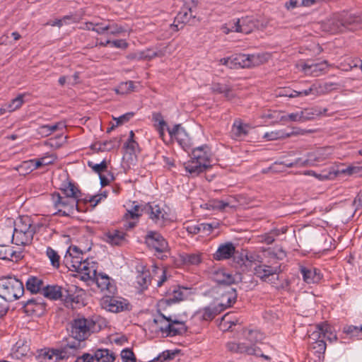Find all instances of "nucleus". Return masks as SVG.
<instances>
[{"label": "nucleus", "mask_w": 362, "mask_h": 362, "mask_svg": "<svg viewBox=\"0 0 362 362\" xmlns=\"http://www.w3.org/2000/svg\"><path fill=\"white\" fill-rule=\"evenodd\" d=\"M170 139L175 140L180 147L187 151L192 147L191 139L181 124H175L173 128L168 127Z\"/></svg>", "instance_id": "12"}, {"label": "nucleus", "mask_w": 362, "mask_h": 362, "mask_svg": "<svg viewBox=\"0 0 362 362\" xmlns=\"http://www.w3.org/2000/svg\"><path fill=\"white\" fill-rule=\"evenodd\" d=\"M305 90H296L290 88H280L277 93V95L279 97H288V98H296V97H305L308 95L304 94Z\"/></svg>", "instance_id": "41"}, {"label": "nucleus", "mask_w": 362, "mask_h": 362, "mask_svg": "<svg viewBox=\"0 0 362 362\" xmlns=\"http://www.w3.org/2000/svg\"><path fill=\"white\" fill-rule=\"evenodd\" d=\"M186 288L180 287L179 285H173L166 291L165 302L168 305L179 303L182 301L185 298L184 291Z\"/></svg>", "instance_id": "21"}, {"label": "nucleus", "mask_w": 362, "mask_h": 362, "mask_svg": "<svg viewBox=\"0 0 362 362\" xmlns=\"http://www.w3.org/2000/svg\"><path fill=\"white\" fill-rule=\"evenodd\" d=\"M316 160V158H312L311 160ZM310 160L303 159L302 158H296L293 162H288V160L280 162L281 165H284L287 168L293 167H305L309 165Z\"/></svg>", "instance_id": "45"}, {"label": "nucleus", "mask_w": 362, "mask_h": 362, "mask_svg": "<svg viewBox=\"0 0 362 362\" xmlns=\"http://www.w3.org/2000/svg\"><path fill=\"white\" fill-rule=\"evenodd\" d=\"M87 165L93 171L98 175H102L103 172L107 170V163L105 160H103L100 163H94L93 161L88 160Z\"/></svg>", "instance_id": "49"}, {"label": "nucleus", "mask_w": 362, "mask_h": 362, "mask_svg": "<svg viewBox=\"0 0 362 362\" xmlns=\"http://www.w3.org/2000/svg\"><path fill=\"white\" fill-rule=\"evenodd\" d=\"M19 253L10 246L0 245V259L13 260V257H19Z\"/></svg>", "instance_id": "40"}, {"label": "nucleus", "mask_w": 362, "mask_h": 362, "mask_svg": "<svg viewBox=\"0 0 362 362\" xmlns=\"http://www.w3.org/2000/svg\"><path fill=\"white\" fill-rule=\"evenodd\" d=\"M158 56L156 52L152 50H146L139 52V56H136L139 59H151Z\"/></svg>", "instance_id": "61"}, {"label": "nucleus", "mask_w": 362, "mask_h": 362, "mask_svg": "<svg viewBox=\"0 0 362 362\" xmlns=\"http://www.w3.org/2000/svg\"><path fill=\"white\" fill-rule=\"evenodd\" d=\"M177 351H171L169 350H166L161 354H160L158 356L150 361L149 362H165L173 360L175 356L177 355Z\"/></svg>", "instance_id": "47"}, {"label": "nucleus", "mask_w": 362, "mask_h": 362, "mask_svg": "<svg viewBox=\"0 0 362 362\" xmlns=\"http://www.w3.org/2000/svg\"><path fill=\"white\" fill-rule=\"evenodd\" d=\"M46 255L49 259L52 265L55 268H59L60 265V257L58 253L52 247L47 248Z\"/></svg>", "instance_id": "48"}, {"label": "nucleus", "mask_w": 362, "mask_h": 362, "mask_svg": "<svg viewBox=\"0 0 362 362\" xmlns=\"http://www.w3.org/2000/svg\"><path fill=\"white\" fill-rule=\"evenodd\" d=\"M235 247L232 243L221 244L214 254V259L216 260L229 259L235 254Z\"/></svg>", "instance_id": "26"}, {"label": "nucleus", "mask_w": 362, "mask_h": 362, "mask_svg": "<svg viewBox=\"0 0 362 362\" xmlns=\"http://www.w3.org/2000/svg\"><path fill=\"white\" fill-rule=\"evenodd\" d=\"M291 134H286L283 132H272L270 133H266L264 138L269 141L276 140L278 139L287 138L291 136Z\"/></svg>", "instance_id": "57"}, {"label": "nucleus", "mask_w": 362, "mask_h": 362, "mask_svg": "<svg viewBox=\"0 0 362 362\" xmlns=\"http://www.w3.org/2000/svg\"><path fill=\"white\" fill-rule=\"evenodd\" d=\"M52 201L56 209H58L55 214L62 216H71L75 211L81 212V209L79 202L80 199H74L64 197L59 192H54L52 194Z\"/></svg>", "instance_id": "7"}, {"label": "nucleus", "mask_w": 362, "mask_h": 362, "mask_svg": "<svg viewBox=\"0 0 362 362\" xmlns=\"http://www.w3.org/2000/svg\"><path fill=\"white\" fill-rule=\"evenodd\" d=\"M233 69L250 68L262 63V58L258 54H235L232 55Z\"/></svg>", "instance_id": "13"}, {"label": "nucleus", "mask_w": 362, "mask_h": 362, "mask_svg": "<svg viewBox=\"0 0 362 362\" xmlns=\"http://www.w3.org/2000/svg\"><path fill=\"white\" fill-rule=\"evenodd\" d=\"M65 261L67 267L74 272H78V269L81 266L83 258L78 255H74L70 253V255L65 256Z\"/></svg>", "instance_id": "39"}, {"label": "nucleus", "mask_w": 362, "mask_h": 362, "mask_svg": "<svg viewBox=\"0 0 362 362\" xmlns=\"http://www.w3.org/2000/svg\"><path fill=\"white\" fill-rule=\"evenodd\" d=\"M245 252H238L235 251L233 260L236 267H239L243 272L246 271V264L245 262Z\"/></svg>", "instance_id": "50"}, {"label": "nucleus", "mask_w": 362, "mask_h": 362, "mask_svg": "<svg viewBox=\"0 0 362 362\" xmlns=\"http://www.w3.org/2000/svg\"><path fill=\"white\" fill-rule=\"evenodd\" d=\"M144 205H139L136 204V202H133L132 203L131 208L127 209V213L124 214V217L127 219H136L142 216L144 213L143 209Z\"/></svg>", "instance_id": "38"}, {"label": "nucleus", "mask_w": 362, "mask_h": 362, "mask_svg": "<svg viewBox=\"0 0 362 362\" xmlns=\"http://www.w3.org/2000/svg\"><path fill=\"white\" fill-rule=\"evenodd\" d=\"M211 90L214 93L223 94L228 99H230L234 96L231 87L227 84L214 83L211 85Z\"/></svg>", "instance_id": "32"}, {"label": "nucleus", "mask_w": 362, "mask_h": 362, "mask_svg": "<svg viewBox=\"0 0 362 362\" xmlns=\"http://www.w3.org/2000/svg\"><path fill=\"white\" fill-rule=\"evenodd\" d=\"M249 126L240 120H235L232 126L230 136L234 139H240L248 134Z\"/></svg>", "instance_id": "28"}, {"label": "nucleus", "mask_w": 362, "mask_h": 362, "mask_svg": "<svg viewBox=\"0 0 362 362\" xmlns=\"http://www.w3.org/2000/svg\"><path fill=\"white\" fill-rule=\"evenodd\" d=\"M100 305L103 308L112 313L131 310V305L127 300L115 297L112 294L104 296L100 300Z\"/></svg>", "instance_id": "11"}, {"label": "nucleus", "mask_w": 362, "mask_h": 362, "mask_svg": "<svg viewBox=\"0 0 362 362\" xmlns=\"http://www.w3.org/2000/svg\"><path fill=\"white\" fill-rule=\"evenodd\" d=\"M338 85L334 83L326 82L319 84H313L308 88L305 89L304 94L308 95H313L314 97L327 94L332 90L336 89Z\"/></svg>", "instance_id": "19"}, {"label": "nucleus", "mask_w": 362, "mask_h": 362, "mask_svg": "<svg viewBox=\"0 0 362 362\" xmlns=\"http://www.w3.org/2000/svg\"><path fill=\"white\" fill-rule=\"evenodd\" d=\"M207 209H218L223 210L229 204L221 200H213L205 204Z\"/></svg>", "instance_id": "56"}, {"label": "nucleus", "mask_w": 362, "mask_h": 362, "mask_svg": "<svg viewBox=\"0 0 362 362\" xmlns=\"http://www.w3.org/2000/svg\"><path fill=\"white\" fill-rule=\"evenodd\" d=\"M96 269L95 263L89 262L88 259L82 261L81 266L78 269V273L83 274L87 276L88 278H91L93 276L96 275Z\"/></svg>", "instance_id": "34"}, {"label": "nucleus", "mask_w": 362, "mask_h": 362, "mask_svg": "<svg viewBox=\"0 0 362 362\" xmlns=\"http://www.w3.org/2000/svg\"><path fill=\"white\" fill-rule=\"evenodd\" d=\"M228 25L230 28H228L226 33L237 32L249 34L256 28L257 23L252 17L246 16L230 22Z\"/></svg>", "instance_id": "14"}, {"label": "nucleus", "mask_w": 362, "mask_h": 362, "mask_svg": "<svg viewBox=\"0 0 362 362\" xmlns=\"http://www.w3.org/2000/svg\"><path fill=\"white\" fill-rule=\"evenodd\" d=\"M142 210L144 214L148 215L149 218L160 226H163L165 221L168 219L167 213L157 204H146Z\"/></svg>", "instance_id": "17"}, {"label": "nucleus", "mask_w": 362, "mask_h": 362, "mask_svg": "<svg viewBox=\"0 0 362 362\" xmlns=\"http://www.w3.org/2000/svg\"><path fill=\"white\" fill-rule=\"evenodd\" d=\"M40 362H57L60 361L58 349H43L38 355Z\"/></svg>", "instance_id": "31"}, {"label": "nucleus", "mask_w": 362, "mask_h": 362, "mask_svg": "<svg viewBox=\"0 0 362 362\" xmlns=\"http://www.w3.org/2000/svg\"><path fill=\"white\" fill-rule=\"evenodd\" d=\"M228 350L233 352H240L243 353L245 352L247 354H259V352H255V349L251 348V345H245V344H237L235 342H228L226 345Z\"/></svg>", "instance_id": "35"}, {"label": "nucleus", "mask_w": 362, "mask_h": 362, "mask_svg": "<svg viewBox=\"0 0 362 362\" xmlns=\"http://www.w3.org/2000/svg\"><path fill=\"white\" fill-rule=\"evenodd\" d=\"M94 359L98 362H113L115 354L108 349H98L94 354Z\"/></svg>", "instance_id": "36"}, {"label": "nucleus", "mask_w": 362, "mask_h": 362, "mask_svg": "<svg viewBox=\"0 0 362 362\" xmlns=\"http://www.w3.org/2000/svg\"><path fill=\"white\" fill-rule=\"evenodd\" d=\"M181 258L185 264L197 265L202 262L201 255L197 253H186Z\"/></svg>", "instance_id": "42"}, {"label": "nucleus", "mask_w": 362, "mask_h": 362, "mask_svg": "<svg viewBox=\"0 0 362 362\" xmlns=\"http://www.w3.org/2000/svg\"><path fill=\"white\" fill-rule=\"evenodd\" d=\"M121 357L123 362H136V359L132 350L129 349H124L121 353Z\"/></svg>", "instance_id": "58"}, {"label": "nucleus", "mask_w": 362, "mask_h": 362, "mask_svg": "<svg viewBox=\"0 0 362 362\" xmlns=\"http://www.w3.org/2000/svg\"><path fill=\"white\" fill-rule=\"evenodd\" d=\"M25 289L21 281L12 276L0 278V296L8 303L21 298Z\"/></svg>", "instance_id": "6"}, {"label": "nucleus", "mask_w": 362, "mask_h": 362, "mask_svg": "<svg viewBox=\"0 0 362 362\" xmlns=\"http://www.w3.org/2000/svg\"><path fill=\"white\" fill-rule=\"evenodd\" d=\"M19 170H21L23 173L26 174L35 170V167H33L32 160L23 161L20 165Z\"/></svg>", "instance_id": "60"}, {"label": "nucleus", "mask_w": 362, "mask_h": 362, "mask_svg": "<svg viewBox=\"0 0 362 362\" xmlns=\"http://www.w3.org/2000/svg\"><path fill=\"white\" fill-rule=\"evenodd\" d=\"M35 233L30 217H20L14 223L12 243L17 245H27L31 243Z\"/></svg>", "instance_id": "4"}, {"label": "nucleus", "mask_w": 362, "mask_h": 362, "mask_svg": "<svg viewBox=\"0 0 362 362\" xmlns=\"http://www.w3.org/2000/svg\"><path fill=\"white\" fill-rule=\"evenodd\" d=\"M45 286L43 280L35 276H28L25 282L26 290L32 294H42Z\"/></svg>", "instance_id": "27"}, {"label": "nucleus", "mask_w": 362, "mask_h": 362, "mask_svg": "<svg viewBox=\"0 0 362 362\" xmlns=\"http://www.w3.org/2000/svg\"><path fill=\"white\" fill-rule=\"evenodd\" d=\"M134 89V82L132 81H129L124 83H122L119 88L116 89V92L121 94H127L132 91H133Z\"/></svg>", "instance_id": "55"}, {"label": "nucleus", "mask_w": 362, "mask_h": 362, "mask_svg": "<svg viewBox=\"0 0 362 362\" xmlns=\"http://www.w3.org/2000/svg\"><path fill=\"white\" fill-rule=\"evenodd\" d=\"M145 243L148 247L155 250L158 253L168 251V244L165 239L156 231H149L145 237Z\"/></svg>", "instance_id": "16"}, {"label": "nucleus", "mask_w": 362, "mask_h": 362, "mask_svg": "<svg viewBox=\"0 0 362 362\" xmlns=\"http://www.w3.org/2000/svg\"><path fill=\"white\" fill-rule=\"evenodd\" d=\"M340 172L341 173L347 174L349 175L362 177V165L349 166L344 169L341 170Z\"/></svg>", "instance_id": "54"}, {"label": "nucleus", "mask_w": 362, "mask_h": 362, "mask_svg": "<svg viewBox=\"0 0 362 362\" xmlns=\"http://www.w3.org/2000/svg\"><path fill=\"white\" fill-rule=\"evenodd\" d=\"M160 317L161 319H154L153 322L158 324L165 320L168 322L165 326H161L160 329L162 333L166 334L167 336L174 337L176 335H181L185 334L187 330V326L185 322L177 320H173L171 317H165L163 314L160 313Z\"/></svg>", "instance_id": "10"}, {"label": "nucleus", "mask_w": 362, "mask_h": 362, "mask_svg": "<svg viewBox=\"0 0 362 362\" xmlns=\"http://www.w3.org/2000/svg\"><path fill=\"white\" fill-rule=\"evenodd\" d=\"M23 312L28 315H42L45 310L46 303L42 298H32L26 301H21Z\"/></svg>", "instance_id": "15"}, {"label": "nucleus", "mask_w": 362, "mask_h": 362, "mask_svg": "<svg viewBox=\"0 0 362 362\" xmlns=\"http://www.w3.org/2000/svg\"><path fill=\"white\" fill-rule=\"evenodd\" d=\"M152 120L155 122L154 125L156 127V126H167V123L160 112H153L152 115Z\"/></svg>", "instance_id": "62"}, {"label": "nucleus", "mask_w": 362, "mask_h": 362, "mask_svg": "<svg viewBox=\"0 0 362 362\" xmlns=\"http://www.w3.org/2000/svg\"><path fill=\"white\" fill-rule=\"evenodd\" d=\"M329 151V147H325L323 148H320L316 151L315 152L308 153V158L306 160H311V158H316V160H310L309 162V165H313L315 162H319L325 160L330 154V152H327Z\"/></svg>", "instance_id": "33"}, {"label": "nucleus", "mask_w": 362, "mask_h": 362, "mask_svg": "<svg viewBox=\"0 0 362 362\" xmlns=\"http://www.w3.org/2000/svg\"><path fill=\"white\" fill-rule=\"evenodd\" d=\"M81 349V344L76 341H68L65 345L58 349L59 359L63 360L71 356H75Z\"/></svg>", "instance_id": "24"}, {"label": "nucleus", "mask_w": 362, "mask_h": 362, "mask_svg": "<svg viewBox=\"0 0 362 362\" xmlns=\"http://www.w3.org/2000/svg\"><path fill=\"white\" fill-rule=\"evenodd\" d=\"M278 235L279 233L277 230H272L269 233H266L262 236V242L267 245H271L274 242L275 238Z\"/></svg>", "instance_id": "59"}, {"label": "nucleus", "mask_w": 362, "mask_h": 362, "mask_svg": "<svg viewBox=\"0 0 362 362\" xmlns=\"http://www.w3.org/2000/svg\"><path fill=\"white\" fill-rule=\"evenodd\" d=\"M136 282L141 290L146 289L151 282V276L148 271H143L136 276Z\"/></svg>", "instance_id": "43"}, {"label": "nucleus", "mask_w": 362, "mask_h": 362, "mask_svg": "<svg viewBox=\"0 0 362 362\" xmlns=\"http://www.w3.org/2000/svg\"><path fill=\"white\" fill-rule=\"evenodd\" d=\"M62 196L67 197L69 198H73L74 199H80L81 191L72 182H69L64 188L61 189Z\"/></svg>", "instance_id": "37"}, {"label": "nucleus", "mask_w": 362, "mask_h": 362, "mask_svg": "<svg viewBox=\"0 0 362 362\" xmlns=\"http://www.w3.org/2000/svg\"><path fill=\"white\" fill-rule=\"evenodd\" d=\"M221 282L225 285L218 289L219 297L217 299L218 303L216 305L223 311L235 303L238 295L236 289L230 286L231 283L230 276H228L227 281L223 280Z\"/></svg>", "instance_id": "9"}, {"label": "nucleus", "mask_w": 362, "mask_h": 362, "mask_svg": "<svg viewBox=\"0 0 362 362\" xmlns=\"http://www.w3.org/2000/svg\"><path fill=\"white\" fill-rule=\"evenodd\" d=\"M338 173H335V172H322V173H315V171L313 170H308L305 173V175H312V176H314L315 177H317V179H319L320 180H332V179H334L337 175Z\"/></svg>", "instance_id": "46"}, {"label": "nucleus", "mask_w": 362, "mask_h": 362, "mask_svg": "<svg viewBox=\"0 0 362 362\" xmlns=\"http://www.w3.org/2000/svg\"><path fill=\"white\" fill-rule=\"evenodd\" d=\"M99 329L100 326L93 317L78 316L70 323V337L81 344Z\"/></svg>", "instance_id": "3"}, {"label": "nucleus", "mask_w": 362, "mask_h": 362, "mask_svg": "<svg viewBox=\"0 0 362 362\" xmlns=\"http://www.w3.org/2000/svg\"><path fill=\"white\" fill-rule=\"evenodd\" d=\"M221 312L222 309L217 307L216 305H210L199 309L196 312L194 316L201 320L211 321Z\"/></svg>", "instance_id": "25"}, {"label": "nucleus", "mask_w": 362, "mask_h": 362, "mask_svg": "<svg viewBox=\"0 0 362 362\" xmlns=\"http://www.w3.org/2000/svg\"><path fill=\"white\" fill-rule=\"evenodd\" d=\"M322 328L321 324L316 325L315 330L313 331L310 334H309L310 339L315 341H318V340H322V330L320 329Z\"/></svg>", "instance_id": "63"}, {"label": "nucleus", "mask_w": 362, "mask_h": 362, "mask_svg": "<svg viewBox=\"0 0 362 362\" xmlns=\"http://www.w3.org/2000/svg\"><path fill=\"white\" fill-rule=\"evenodd\" d=\"M362 28V17L342 12L335 13L322 24L325 31L335 34L346 30L354 31Z\"/></svg>", "instance_id": "1"}, {"label": "nucleus", "mask_w": 362, "mask_h": 362, "mask_svg": "<svg viewBox=\"0 0 362 362\" xmlns=\"http://www.w3.org/2000/svg\"><path fill=\"white\" fill-rule=\"evenodd\" d=\"M353 205L355 206L356 210L362 209V189L354 198Z\"/></svg>", "instance_id": "64"}, {"label": "nucleus", "mask_w": 362, "mask_h": 362, "mask_svg": "<svg viewBox=\"0 0 362 362\" xmlns=\"http://www.w3.org/2000/svg\"><path fill=\"white\" fill-rule=\"evenodd\" d=\"M310 118V117L305 115V112L291 113L288 114L287 116L282 117V119H288L290 121L293 122H304Z\"/></svg>", "instance_id": "52"}, {"label": "nucleus", "mask_w": 362, "mask_h": 362, "mask_svg": "<svg viewBox=\"0 0 362 362\" xmlns=\"http://www.w3.org/2000/svg\"><path fill=\"white\" fill-rule=\"evenodd\" d=\"M211 152L207 145L194 148L191 160L185 164V168L192 176H197L211 168Z\"/></svg>", "instance_id": "2"}, {"label": "nucleus", "mask_w": 362, "mask_h": 362, "mask_svg": "<svg viewBox=\"0 0 362 362\" xmlns=\"http://www.w3.org/2000/svg\"><path fill=\"white\" fill-rule=\"evenodd\" d=\"M283 271L281 264L278 262H260L254 267V274L262 281L274 284L273 280L278 279V275Z\"/></svg>", "instance_id": "8"}, {"label": "nucleus", "mask_w": 362, "mask_h": 362, "mask_svg": "<svg viewBox=\"0 0 362 362\" xmlns=\"http://www.w3.org/2000/svg\"><path fill=\"white\" fill-rule=\"evenodd\" d=\"M246 338L252 344L251 345H256L262 340L263 334L257 330H250L246 334Z\"/></svg>", "instance_id": "51"}, {"label": "nucleus", "mask_w": 362, "mask_h": 362, "mask_svg": "<svg viewBox=\"0 0 362 362\" xmlns=\"http://www.w3.org/2000/svg\"><path fill=\"white\" fill-rule=\"evenodd\" d=\"M119 144V140L113 139L108 141L96 142L92 146V148L99 151H110L115 148H118Z\"/></svg>", "instance_id": "30"}, {"label": "nucleus", "mask_w": 362, "mask_h": 362, "mask_svg": "<svg viewBox=\"0 0 362 362\" xmlns=\"http://www.w3.org/2000/svg\"><path fill=\"white\" fill-rule=\"evenodd\" d=\"M300 272L303 276V281L309 284L318 283L322 277L320 271L312 267L300 266Z\"/></svg>", "instance_id": "22"}, {"label": "nucleus", "mask_w": 362, "mask_h": 362, "mask_svg": "<svg viewBox=\"0 0 362 362\" xmlns=\"http://www.w3.org/2000/svg\"><path fill=\"white\" fill-rule=\"evenodd\" d=\"M23 103V95H19L16 98L13 99L10 103H7V108L8 109V112H13L19 107Z\"/></svg>", "instance_id": "53"}, {"label": "nucleus", "mask_w": 362, "mask_h": 362, "mask_svg": "<svg viewBox=\"0 0 362 362\" xmlns=\"http://www.w3.org/2000/svg\"><path fill=\"white\" fill-rule=\"evenodd\" d=\"M321 327L320 329L322 330V339L325 341L327 339L332 342L337 340V335L332 332V327L328 324L321 323Z\"/></svg>", "instance_id": "44"}, {"label": "nucleus", "mask_w": 362, "mask_h": 362, "mask_svg": "<svg viewBox=\"0 0 362 362\" xmlns=\"http://www.w3.org/2000/svg\"><path fill=\"white\" fill-rule=\"evenodd\" d=\"M327 68L328 64L325 60L319 63H314L312 61H308L302 65V69L305 74L313 77H317L325 74Z\"/></svg>", "instance_id": "18"}, {"label": "nucleus", "mask_w": 362, "mask_h": 362, "mask_svg": "<svg viewBox=\"0 0 362 362\" xmlns=\"http://www.w3.org/2000/svg\"><path fill=\"white\" fill-rule=\"evenodd\" d=\"M125 235L123 231L114 230L105 234V241L112 245H122L126 241Z\"/></svg>", "instance_id": "29"}, {"label": "nucleus", "mask_w": 362, "mask_h": 362, "mask_svg": "<svg viewBox=\"0 0 362 362\" xmlns=\"http://www.w3.org/2000/svg\"><path fill=\"white\" fill-rule=\"evenodd\" d=\"M95 280V283L102 291H107L109 294L114 295L117 291L116 286L112 282L110 278L105 274L97 273L95 276H93Z\"/></svg>", "instance_id": "20"}, {"label": "nucleus", "mask_w": 362, "mask_h": 362, "mask_svg": "<svg viewBox=\"0 0 362 362\" xmlns=\"http://www.w3.org/2000/svg\"><path fill=\"white\" fill-rule=\"evenodd\" d=\"M76 288L77 287L75 286L64 288L57 284L47 285L43 288L42 295L44 297L52 300H62L68 305L73 303H78L79 302L78 296H76L74 293Z\"/></svg>", "instance_id": "5"}, {"label": "nucleus", "mask_w": 362, "mask_h": 362, "mask_svg": "<svg viewBox=\"0 0 362 362\" xmlns=\"http://www.w3.org/2000/svg\"><path fill=\"white\" fill-rule=\"evenodd\" d=\"M199 21L196 15L193 14L192 6H183L175 18V22L183 24L189 23L190 25H195Z\"/></svg>", "instance_id": "23"}]
</instances>
